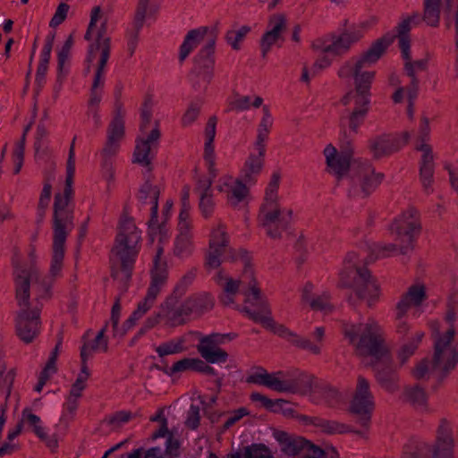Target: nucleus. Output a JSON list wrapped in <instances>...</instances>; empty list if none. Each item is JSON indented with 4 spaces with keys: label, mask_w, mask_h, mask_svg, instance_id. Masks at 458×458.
Wrapping results in <instances>:
<instances>
[{
    "label": "nucleus",
    "mask_w": 458,
    "mask_h": 458,
    "mask_svg": "<svg viewBox=\"0 0 458 458\" xmlns=\"http://www.w3.org/2000/svg\"><path fill=\"white\" fill-rule=\"evenodd\" d=\"M394 35L387 34L376 40L371 47L359 58L351 59L343 64L338 70L341 79H354L355 90L348 92L342 99L344 106L354 104L353 110L346 118L348 128L353 133L358 132L359 127L364 122L369 110L370 85L375 72L363 71L371 66L382 56L386 49L394 41Z\"/></svg>",
    "instance_id": "f257e3e1"
},
{
    "label": "nucleus",
    "mask_w": 458,
    "mask_h": 458,
    "mask_svg": "<svg viewBox=\"0 0 458 458\" xmlns=\"http://www.w3.org/2000/svg\"><path fill=\"white\" fill-rule=\"evenodd\" d=\"M343 334L349 344L354 347L358 355L387 362L386 366L380 364L374 366L376 377L387 392H395L398 389L396 384L398 377L391 366L390 349L382 327L373 319L359 323L344 322Z\"/></svg>",
    "instance_id": "f03ea898"
},
{
    "label": "nucleus",
    "mask_w": 458,
    "mask_h": 458,
    "mask_svg": "<svg viewBox=\"0 0 458 458\" xmlns=\"http://www.w3.org/2000/svg\"><path fill=\"white\" fill-rule=\"evenodd\" d=\"M14 281L16 301L20 307L17 313L15 328L20 339L26 344L31 343L39 333L41 304L30 307V286L37 284L36 301L46 299L50 293V283L41 280L34 266L26 267L15 265Z\"/></svg>",
    "instance_id": "7ed1b4c3"
},
{
    "label": "nucleus",
    "mask_w": 458,
    "mask_h": 458,
    "mask_svg": "<svg viewBox=\"0 0 458 458\" xmlns=\"http://www.w3.org/2000/svg\"><path fill=\"white\" fill-rule=\"evenodd\" d=\"M140 231L130 218L120 222L114 245L112 249V276L126 289L140 249Z\"/></svg>",
    "instance_id": "20e7f679"
},
{
    "label": "nucleus",
    "mask_w": 458,
    "mask_h": 458,
    "mask_svg": "<svg viewBox=\"0 0 458 458\" xmlns=\"http://www.w3.org/2000/svg\"><path fill=\"white\" fill-rule=\"evenodd\" d=\"M327 164L330 170L342 178L351 166L352 192L362 198L367 197L381 182L383 174H375L373 167L368 163H353L351 165V153H337L336 148L329 144L324 149Z\"/></svg>",
    "instance_id": "39448f33"
},
{
    "label": "nucleus",
    "mask_w": 458,
    "mask_h": 458,
    "mask_svg": "<svg viewBox=\"0 0 458 458\" xmlns=\"http://www.w3.org/2000/svg\"><path fill=\"white\" fill-rule=\"evenodd\" d=\"M216 41V34L214 29L199 27L190 30L180 47L179 59L183 61L199 44L203 43L201 49L195 58V65L199 72L202 73L203 79L207 82H209L213 76Z\"/></svg>",
    "instance_id": "423d86ee"
},
{
    "label": "nucleus",
    "mask_w": 458,
    "mask_h": 458,
    "mask_svg": "<svg viewBox=\"0 0 458 458\" xmlns=\"http://www.w3.org/2000/svg\"><path fill=\"white\" fill-rule=\"evenodd\" d=\"M280 175L274 173L266 189L265 200L260 208L259 221L266 233L273 239L281 237L292 221V210L282 208L277 202Z\"/></svg>",
    "instance_id": "0eeeda50"
},
{
    "label": "nucleus",
    "mask_w": 458,
    "mask_h": 458,
    "mask_svg": "<svg viewBox=\"0 0 458 458\" xmlns=\"http://www.w3.org/2000/svg\"><path fill=\"white\" fill-rule=\"evenodd\" d=\"M277 374H270L263 368H258L256 371L247 377V382L264 386L271 390L284 393H301L302 394H310L314 396V388L317 383H320L312 375L301 373L296 378L291 380H283Z\"/></svg>",
    "instance_id": "6e6552de"
},
{
    "label": "nucleus",
    "mask_w": 458,
    "mask_h": 458,
    "mask_svg": "<svg viewBox=\"0 0 458 458\" xmlns=\"http://www.w3.org/2000/svg\"><path fill=\"white\" fill-rule=\"evenodd\" d=\"M455 330L448 327L437 332L434 341V355L431 361V377L440 383L458 362V344H453Z\"/></svg>",
    "instance_id": "1a4fd4ad"
},
{
    "label": "nucleus",
    "mask_w": 458,
    "mask_h": 458,
    "mask_svg": "<svg viewBox=\"0 0 458 458\" xmlns=\"http://www.w3.org/2000/svg\"><path fill=\"white\" fill-rule=\"evenodd\" d=\"M213 300L208 293L189 296L182 302H174V298H167L163 304L164 316L172 326L182 325L191 314L200 315L210 310Z\"/></svg>",
    "instance_id": "9d476101"
},
{
    "label": "nucleus",
    "mask_w": 458,
    "mask_h": 458,
    "mask_svg": "<svg viewBox=\"0 0 458 458\" xmlns=\"http://www.w3.org/2000/svg\"><path fill=\"white\" fill-rule=\"evenodd\" d=\"M418 231H420V225L413 217L412 213H404L396 218L391 225V232L395 236V242L375 247L391 253L406 255L412 250L413 238Z\"/></svg>",
    "instance_id": "9b49d317"
},
{
    "label": "nucleus",
    "mask_w": 458,
    "mask_h": 458,
    "mask_svg": "<svg viewBox=\"0 0 458 458\" xmlns=\"http://www.w3.org/2000/svg\"><path fill=\"white\" fill-rule=\"evenodd\" d=\"M106 21H103L98 30L96 42L88 50V64L93 63L99 55L90 90L103 91L105 85V67L110 55V38L106 36Z\"/></svg>",
    "instance_id": "f8f14e48"
},
{
    "label": "nucleus",
    "mask_w": 458,
    "mask_h": 458,
    "mask_svg": "<svg viewBox=\"0 0 458 458\" xmlns=\"http://www.w3.org/2000/svg\"><path fill=\"white\" fill-rule=\"evenodd\" d=\"M124 136V122L120 110L117 111L112 119L106 134V142L103 148L102 155L105 157L103 167L107 181L114 180V172L108 158L115 156L120 148V143Z\"/></svg>",
    "instance_id": "ddd939ff"
},
{
    "label": "nucleus",
    "mask_w": 458,
    "mask_h": 458,
    "mask_svg": "<svg viewBox=\"0 0 458 458\" xmlns=\"http://www.w3.org/2000/svg\"><path fill=\"white\" fill-rule=\"evenodd\" d=\"M245 302L248 306L241 311L244 312L251 320L262 324L266 327H272L274 321L267 301L261 297L259 289L254 280L249 284V293H245Z\"/></svg>",
    "instance_id": "4468645a"
},
{
    "label": "nucleus",
    "mask_w": 458,
    "mask_h": 458,
    "mask_svg": "<svg viewBox=\"0 0 458 458\" xmlns=\"http://www.w3.org/2000/svg\"><path fill=\"white\" fill-rule=\"evenodd\" d=\"M374 406V397L369 388V383L365 377L360 376L351 402V411L359 417L360 423L367 427Z\"/></svg>",
    "instance_id": "2eb2a0df"
},
{
    "label": "nucleus",
    "mask_w": 458,
    "mask_h": 458,
    "mask_svg": "<svg viewBox=\"0 0 458 458\" xmlns=\"http://www.w3.org/2000/svg\"><path fill=\"white\" fill-rule=\"evenodd\" d=\"M426 298V287L423 284L411 285L403 294L395 307L396 329L400 335H405L409 326L404 320L407 312L413 307H419Z\"/></svg>",
    "instance_id": "dca6fc26"
},
{
    "label": "nucleus",
    "mask_w": 458,
    "mask_h": 458,
    "mask_svg": "<svg viewBox=\"0 0 458 458\" xmlns=\"http://www.w3.org/2000/svg\"><path fill=\"white\" fill-rule=\"evenodd\" d=\"M230 339V335L218 333L202 336L197 344V351L208 363H225L228 359V353L220 345Z\"/></svg>",
    "instance_id": "f3484780"
},
{
    "label": "nucleus",
    "mask_w": 458,
    "mask_h": 458,
    "mask_svg": "<svg viewBox=\"0 0 458 458\" xmlns=\"http://www.w3.org/2000/svg\"><path fill=\"white\" fill-rule=\"evenodd\" d=\"M272 436L277 442L281 453L286 456H301L304 458L309 455L310 449H312V443L286 431L274 429Z\"/></svg>",
    "instance_id": "a211bd4d"
},
{
    "label": "nucleus",
    "mask_w": 458,
    "mask_h": 458,
    "mask_svg": "<svg viewBox=\"0 0 458 458\" xmlns=\"http://www.w3.org/2000/svg\"><path fill=\"white\" fill-rule=\"evenodd\" d=\"M410 140V133L403 131L400 135L383 134L369 140V148L375 158H382L398 151Z\"/></svg>",
    "instance_id": "6ab92c4d"
},
{
    "label": "nucleus",
    "mask_w": 458,
    "mask_h": 458,
    "mask_svg": "<svg viewBox=\"0 0 458 458\" xmlns=\"http://www.w3.org/2000/svg\"><path fill=\"white\" fill-rule=\"evenodd\" d=\"M70 201L71 199L62 197L61 194H56L55 197L53 223L55 236L67 237L73 228V215L72 209L69 207Z\"/></svg>",
    "instance_id": "aec40b11"
},
{
    "label": "nucleus",
    "mask_w": 458,
    "mask_h": 458,
    "mask_svg": "<svg viewBox=\"0 0 458 458\" xmlns=\"http://www.w3.org/2000/svg\"><path fill=\"white\" fill-rule=\"evenodd\" d=\"M352 287L356 296L366 301L369 306H371L379 296L378 284L366 268L356 269Z\"/></svg>",
    "instance_id": "412c9836"
},
{
    "label": "nucleus",
    "mask_w": 458,
    "mask_h": 458,
    "mask_svg": "<svg viewBox=\"0 0 458 458\" xmlns=\"http://www.w3.org/2000/svg\"><path fill=\"white\" fill-rule=\"evenodd\" d=\"M159 138L160 131L157 124L148 135L138 139L133 153V162L148 167L157 148Z\"/></svg>",
    "instance_id": "4be33fe9"
},
{
    "label": "nucleus",
    "mask_w": 458,
    "mask_h": 458,
    "mask_svg": "<svg viewBox=\"0 0 458 458\" xmlns=\"http://www.w3.org/2000/svg\"><path fill=\"white\" fill-rule=\"evenodd\" d=\"M428 122L426 116H423L421 119V123L420 127V131L418 133V137L415 142V149L417 151L421 152V157L420 160V177L421 183L425 189H428L429 186V167H428V157L429 154L428 148Z\"/></svg>",
    "instance_id": "5701e85b"
},
{
    "label": "nucleus",
    "mask_w": 458,
    "mask_h": 458,
    "mask_svg": "<svg viewBox=\"0 0 458 458\" xmlns=\"http://www.w3.org/2000/svg\"><path fill=\"white\" fill-rule=\"evenodd\" d=\"M248 185L242 179H233L232 176L225 175L217 181L216 189L219 192L226 194V199L231 206H237L242 202L248 194Z\"/></svg>",
    "instance_id": "b1692460"
},
{
    "label": "nucleus",
    "mask_w": 458,
    "mask_h": 458,
    "mask_svg": "<svg viewBox=\"0 0 458 458\" xmlns=\"http://www.w3.org/2000/svg\"><path fill=\"white\" fill-rule=\"evenodd\" d=\"M365 23H361L350 30H345L340 36H334L332 41L323 47L325 53H332L334 55H343L346 53L351 46L360 40L363 37V29Z\"/></svg>",
    "instance_id": "393cba45"
},
{
    "label": "nucleus",
    "mask_w": 458,
    "mask_h": 458,
    "mask_svg": "<svg viewBox=\"0 0 458 458\" xmlns=\"http://www.w3.org/2000/svg\"><path fill=\"white\" fill-rule=\"evenodd\" d=\"M213 279L222 290L219 296L220 301L225 306L233 305L241 281L230 277L224 270H217Z\"/></svg>",
    "instance_id": "a878e982"
},
{
    "label": "nucleus",
    "mask_w": 458,
    "mask_h": 458,
    "mask_svg": "<svg viewBox=\"0 0 458 458\" xmlns=\"http://www.w3.org/2000/svg\"><path fill=\"white\" fill-rule=\"evenodd\" d=\"M301 301L303 303L308 304L313 310L321 311L325 314L331 312L334 308L330 302L328 293H313V285L311 284H307L304 286Z\"/></svg>",
    "instance_id": "bb28decb"
},
{
    "label": "nucleus",
    "mask_w": 458,
    "mask_h": 458,
    "mask_svg": "<svg viewBox=\"0 0 458 458\" xmlns=\"http://www.w3.org/2000/svg\"><path fill=\"white\" fill-rule=\"evenodd\" d=\"M265 153L266 151H263L262 154H260L255 150V152L250 153L246 159L241 172V178L245 183L252 185L256 182L257 177L261 173L264 165Z\"/></svg>",
    "instance_id": "cd10ccee"
},
{
    "label": "nucleus",
    "mask_w": 458,
    "mask_h": 458,
    "mask_svg": "<svg viewBox=\"0 0 458 458\" xmlns=\"http://www.w3.org/2000/svg\"><path fill=\"white\" fill-rule=\"evenodd\" d=\"M109 324L106 325L98 331L94 340L84 343L81 349V358L84 360H89L94 352H106L108 348V341L105 336V333L108 330Z\"/></svg>",
    "instance_id": "c85d7f7f"
},
{
    "label": "nucleus",
    "mask_w": 458,
    "mask_h": 458,
    "mask_svg": "<svg viewBox=\"0 0 458 458\" xmlns=\"http://www.w3.org/2000/svg\"><path fill=\"white\" fill-rule=\"evenodd\" d=\"M263 117L258 127L257 139L254 143V149L260 154L263 151H266V140L268 137L270 129L273 125V117L269 112V109L267 106H264L263 108Z\"/></svg>",
    "instance_id": "c756f323"
},
{
    "label": "nucleus",
    "mask_w": 458,
    "mask_h": 458,
    "mask_svg": "<svg viewBox=\"0 0 458 458\" xmlns=\"http://www.w3.org/2000/svg\"><path fill=\"white\" fill-rule=\"evenodd\" d=\"M404 395L406 401L410 403L416 410L420 411H426L428 410L427 391L420 385L416 384L414 386L405 387Z\"/></svg>",
    "instance_id": "7c9ffc66"
},
{
    "label": "nucleus",
    "mask_w": 458,
    "mask_h": 458,
    "mask_svg": "<svg viewBox=\"0 0 458 458\" xmlns=\"http://www.w3.org/2000/svg\"><path fill=\"white\" fill-rule=\"evenodd\" d=\"M159 194V188L157 185H153L149 181L145 182L139 191V201L142 204L152 205L151 215L153 214V216L157 215Z\"/></svg>",
    "instance_id": "2f4dec72"
},
{
    "label": "nucleus",
    "mask_w": 458,
    "mask_h": 458,
    "mask_svg": "<svg viewBox=\"0 0 458 458\" xmlns=\"http://www.w3.org/2000/svg\"><path fill=\"white\" fill-rule=\"evenodd\" d=\"M66 237L55 236L53 240V255L50 267V274L55 277L60 275L64 258V243Z\"/></svg>",
    "instance_id": "473e14b6"
},
{
    "label": "nucleus",
    "mask_w": 458,
    "mask_h": 458,
    "mask_svg": "<svg viewBox=\"0 0 458 458\" xmlns=\"http://www.w3.org/2000/svg\"><path fill=\"white\" fill-rule=\"evenodd\" d=\"M311 401L313 403L324 401L328 405H334L339 401V394L336 389L320 381L315 385L314 396Z\"/></svg>",
    "instance_id": "72a5a7b5"
},
{
    "label": "nucleus",
    "mask_w": 458,
    "mask_h": 458,
    "mask_svg": "<svg viewBox=\"0 0 458 458\" xmlns=\"http://www.w3.org/2000/svg\"><path fill=\"white\" fill-rule=\"evenodd\" d=\"M325 337V328L316 327L313 333V340L300 335L298 348L308 351L313 354H319L322 349Z\"/></svg>",
    "instance_id": "f704fd0d"
},
{
    "label": "nucleus",
    "mask_w": 458,
    "mask_h": 458,
    "mask_svg": "<svg viewBox=\"0 0 458 458\" xmlns=\"http://www.w3.org/2000/svg\"><path fill=\"white\" fill-rule=\"evenodd\" d=\"M167 280V268L166 266L153 267L151 270V282L148 289L150 296L157 299L163 287L165 285Z\"/></svg>",
    "instance_id": "c9c22d12"
},
{
    "label": "nucleus",
    "mask_w": 458,
    "mask_h": 458,
    "mask_svg": "<svg viewBox=\"0 0 458 458\" xmlns=\"http://www.w3.org/2000/svg\"><path fill=\"white\" fill-rule=\"evenodd\" d=\"M227 458H273V456L266 445L252 444L243 447L242 453L228 454Z\"/></svg>",
    "instance_id": "e433bc0d"
},
{
    "label": "nucleus",
    "mask_w": 458,
    "mask_h": 458,
    "mask_svg": "<svg viewBox=\"0 0 458 458\" xmlns=\"http://www.w3.org/2000/svg\"><path fill=\"white\" fill-rule=\"evenodd\" d=\"M452 447L453 438L451 437L450 427L447 423L443 422L438 429L435 454H445Z\"/></svg>",
    "instance_id": "4c0bfd02"
},
{
    "label": "nucleus",
    "mask_w": 458,
    "mask_h": 458,
    "mask_svg": "<svg viewBox=\"0 0 458 458\" xmlns=\"http://www.w3.org/2000/svg\"><path fill=\"white\" fill-rule=\"evenodd\" d=\"M263 99L260 97H255L251 103V98L250 96L236 95L233 99H231L228 103L227 111L242 112L248 110L252 105L258 108L261 106Z\"/></svg>",
    "instance_id": "58836bf2"
},
{
    "label": "nucleus",
    "mask_w": 458,
    "mask_h": 458,
    "mask_svg": "<svg viewBox=\"0 0 458 458\" xmlns=\"http://www.w3.org/2000/svg\"><path fill=\"white\" fill-rule=\"evenodd\" d=\"M156 298L146 294L143 301L139 302L137 309L132 312L129 318L124 322L126 329H131L135 323L143 317L144 314L154 305Z\"/></svg>",
    "instance_id": "ea45409f"
},
{
    "label": "nucleus",
    "mask_w": 458,
    "mask_h": 458,
    "mask_svg": "<svg viewBox=\"0 0 458 458\" xmlns=\"http://www.w3.org/2000/svg\"><path fill=\"white\" fill-rule=\"evenodd\" d=\"M197 270L191 268L187 271L176 284L173 294L169 298H174V302H179L178 300L182 298L189 287L192 284L196 278Z\"/></svg>",
    "instance_id": "a19ab883"
},
{
    "label": "nucleus",
    "mask_w": 458,
    "mask_h": 458,
    "mask_svg": "<svg viewBox=\"0 0 458 458\" xmlns=\"http://www.w3.org/2000/svg\"><path fill=\"white\" fill-rule=\"evenodd\" d=\"M82 393L70 390L66 402L64 404V411L61 417V421L68 423L74 416L77 410L79 399L81 397Z\"/></svg>",
    "instance_id": "79ce46f5"
},
{
    "label": "nucleus",
    "mask_w": 458,
    "mask_h": 458,
    "mask_svg": "<svg viewBox=\"0 0 458 458\" xmlns=\"http://www.w3.org/2000/svg\"><path fill=\"white\" fill-rule=\"evenodd\" d=\"M213 242L215 243V248L226 250L228 246L229 238L226 227L221 222L217 223V225L213 227L210 233L209 246H213Z\"/></svg>",
    "instance_id": "37998d69"
},
{
    "label": "nucleus",
    "mask_w": 458,
    "mask_h": 458,
    "mask_svg": "<svg viewBox=\"0 0 458 458\" xmlns=\"http://www.w3.org/2000/svg\"><path fill=\"white\" fill-rule=\"evenodd\" d=\"M148 231L151 241L154 242L155 238H158L160 243H164L167 239L168 229L165 225V221L159 223L157 220V215L151 217L148 221Z\"/></svg>",
    "instance_id": "c03bdc74"
},
{
    "label": "nucleus",
    "mask_w": 458,
    "mask_h": 458,
    "mask_svg": "<svg viewBox=\"0 0 458 458\" xmlns=\"http://www.w3.org/2000/svg\"><path fill=\"white\" fill-rule=\"evenodd\" d=\"M423 334L418 333L416 338L411 342L403 344L397 352V360L400 366L404 365L407 360L415 353L418 344L421 341Z\"/></svg>",
    "instance_id": "a18cd8bd"
},
{
    "label": "nucleus",
    "mask_w": 458,
    "mask_h": 458,
    "mask_svg": "<svg viewBox=\"0 0 458 458\" xmlns=\"http://www.w3.org/2000/svg\"><path fill=\"white\" fill-rule=\"evenodd\" d=\"M182 339H172L163 343L155 348L159 357L180 353L183 351Z\"/></svg>",
    "instance_id": "49530a36"
},
{
    "label": "nucleus",
    "mask_w": 458,
    "mask_h": 458,
    "mask_svg": "<svg viewBox=\"0 0 458 458\" xmlns=\"http://www.w3.org/2000/svg\"><path fill=\"white\" fill-rule=\"evenodd\" d=\"M193 237L176 236L174 240V253L179 258L191 255L193 249Z\"/></svg>",
    "instance_id": "de8ad7c7"
},
{
    "label": "nucleus",
    "mask_w": 458,
    "mask_h": 458,
    "mask_svg": "<svg viewBox=\"0 0 458 458\" xmlns=\"http://www.w3.org/2000/svg\"><path fill=\"white\" fill-rule=\"evenodd\" d=\"M165 454L171 458L181 455V442L179 439V432L176 428L171 429L165 442Z\"/></svg>",
    "instance_id": "09e8293b"
},
{
    "label": "nucleus",
    "mask_w": 458,
    "mask_h": 458,
    "mask_svg": "<svg viewBox=\"0 0 458 458\" xmlns=\"http://www.w3.org/2000/svg\"><path fill=\"white\" fill-rule=\"evenodd\" d=\"M212 244H215L214 242ZM209 246L206 255L205 266L207 269H217L222 263V256L226 251L225 249L215 248Z\"/></svg>",
    "instance_id": "8fccbe9b"
},
{
    "label": "nucleus",
    "mask_w": 458,
    "mask_h": 458,
    "mask_svg": "<svg viewBox=\"0 0 458 458\" xmlns=\"http://www.w3.org/2000/svg\"><path fill=\"white\" fill-rule=\"evenodd\" d=\"M193 363L194 358H183L174 363L172 367L162 369V371L170 377L188 370L193 371Z\"/></svg>",
    "instance_id": "3c124183"
},
{
    "label": "nucleus",
    "mask_w": 458,
    "mask_h": 458,
    "mask_svg": "<svg viewBox=\"0 0 458 458\" xmlns=\"http://www.w3.org/2000/svg\"><path fill=\"white\" fill-rule=\"evenodd\" d=\"M339 455L333 445H325L323 447H319L312 444V449L305 458H336Z\"/></svg>",
    "instance_id": "603ef678"
},
{
    "label": "nucleus",
    "mask_w": 458,
    "mask_h": 458,
    "mask_svg": "<svg viewBox=\"0 0 458 458\" xmlns=\"http://www.w3.org/2000/svg\"><path fill=\"white\" fill-rule=\"evenodd\" d=\"M213 142V140H206L204 159L208 165V174H210L212 177H216L217 170L216 168V155Z\"/></svg>",
    "instance_id": "864d4df0"
},
{
    "label": "nucleus",
    "mask_w": 458,
    "mask_h": 458,
    "mask_svg": "<svg viewBox=\"0 0 458 458\" xmlns=\"http://www.w3.org/2000/svg\"><path fill=\"white\" fill-rule=\"evenodd\" d=\"M14 380V372L13 369L4 371L0 369V396L7 399L11 393V388Z\"/></svg>",
    "instance_id": "5fc2aeb1"
},
{
    "label": "nucleus",
    "mask_w": 458,
    "mask_h": 458,
    "mask_svg": "<svg viewBox=\"0 0 458 458\" xmlns=\"http://www.w3.org/2000/svg\"><path fill=\"white\" fill-rule=\"evenodd\" d=\"M120 315H121V305L119 302V299H117L115 301L114 304L113 305L110 320L107 322L109 324V326H112L114 336H117V335L122 336L128 330V329H126V327H124V326H123V329H122V330H120L118 328V322L120 319Z\"/></svg>",
    "instance_id": "6e6d98bb"
},
{
    "label": "nucleus",
    "mask_w": 458,
    "mask_h": 458,
    "mask_svg": "<svg viewBox=\"0 0 458 458\" xmlns=\"http://www.w3.org/2000/svg\"><path fill=\"white\" fill-rule=\"evenodd\" d=\"M22 422L27 423L33 428V431L38 437H45V428L41 426V420L38 416L30 411H24L22 414Z\"/></svg>",
    "instance_id": "4d7b16f0"
},
{
    "label": "nucleus",
    "mask_w": 458,
    "mask_h": 458,
    "mask_svg": "<svg viewBox=\"0 0 458 458\" xmlns=\"http://www.w3.org/2000/svg\"><path fill=\"white\" fill-rule=\"evenodd\" d=\"M269 411L276 413H281L285 417H293L295 414L293 404L284 399L274 400Z\"/></svg>",
    "instance_id": "13d9d810"
},
{
    "label": "nucleus",
    "mask_w": 458,
    "mask_h": 458,
    "mask_svg": "<svg viewBox=\"0 0 458 458\" xmlns=\"http://www.w3.org/2000/svg\"><path fill=\"white\" fill-rule=\"evenodd\" d=\"M285 28V17L282 14H275L269 20L267 31L281 38V35Z\"/></svg>",
    "instance_id": "bf43d9fd"
},
{
    "label": "nucleus",
    "mask_w": 458,
    "mask_h": 458,
    "mask_svg": "<svg viewBox=\"0 0 458 458\" xmlns=\"http://www.w3.org/2000/svg\"><path fill=\"white\" fill-rule=\"evenodd\" d=\"M418 20H419L418 14H413L411 17L405 18L397 25L396 33L389 32V33H386V35H387V34L394 35V39L396 37L408 36V32L411 29V24H416L418 22Z\"/></svg>",
    "instance_id": "052dcab7"
},
{
    "label": "nucleus",
    "mask_w": 458,
    "mask_h": 458,
    "mask_svg": "<svg viewBox=\"0 0 458 458\" xmlns=\"http://www.w3.org/2000/svg\"><path fill=\"white\" fill-rule=\"evenodd\" d=\"M177 230H178L177 236L193 237L192 225H191V221L190 219V214H186V213L179 214V221H178Z\"/></svg>",
    "instance_id": "680f3d73"
},
{
    "label": "nucleus",
    "mask_w": 458,
    "mask_h": 458,
    "mask_svg": "<svg viewBox=\"0 0 458 458\" xmlns=\"http://www.w3.org/2000/svg\"><path fill=\"white\" fill-rule=\"evenodd\" d=\"M200 409L198 405L191 403L186 415L185 425L191 429H196L199 425Z\"/></svg>",
    "instance_id": "e2e57ef3"
},
{
    "label": "nucleus",
    "mask_w": 458,
    "mask_h": 458,
    "mask_svg": "<svg viewBox=\"0 0 458 458\" xmlns=\"http://www.w3.org/2000/svg\"><path fill=\"white\" fill-rule=\"evenodd\" d=\"M199 209L201 211V214L205 217H208L211 216L214 210L215 202L213 199V193L208 194L206 193H200L199 196Z\"/></svg>",
    "instance_id": "0e129e2a"
},
{
    "label": "nucleus",
    "mask_w": 458,
    "mask_h": 458,
    "mask_svg": "<svg viewBox=\"0 0 458 458\" xmlns=\"http://www.w3.org/2000/svg\"><path fill=\"white\" fill-rule=\"evenodd\" d=\"M48 131L44 124L39 123L37 127L36 141L34 143L35 157H39L41 154H45L46 148L43 145L42 139L47 135Z\"/></svg>",
    "instance_id": "69168bd1"
},
{
    "label": "nucleus",
    "mask_w": 458,
    "mask_h": 458,
    "mask_svg": "<svg viewBox=\"0 0 458 458\" xmlns=\"http://www.w3.org/2000/svg\"><path fill=\"white\" fill-rule=\"evenodd\" d=\"M69 11V5L67 4L62 3L57 6L55 13L53 18L50 21V27H57L60 25L66 18Z\"/></svg>",
    "instance_id": "338daca9"
},
{
    "label": "nucleus",
    "mask_w": 458,
    "mask_h": 458,
    "mask_svg": "<svg viewBox=\"0 0 458 458\" xmlns=\"http://www.w3.org/2000/svg\"><path fill=\"white\" fill-rule=\"evenodd\" d=\"M429 371V361L427 358L422 359L420 360L416 366L411 369V375L412 377L417 379L420 380L428 375Z\"/></svg>",
    "instance_id": "774afa93"
}]
</instances>
